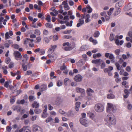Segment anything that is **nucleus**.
Wrapping results in <instances>:
<instances>
[{"instance_id": "23", "label": "nucleus", "mask_w": 132, "mask_h": 132, "mask_svg": "<svg viewBox=\"0 0 132 132\" xmlns=\"http://www.w3.org/2000/svg\"><path fill=\"white\" fill-rule=\"evenodd\" d=\"M71 82V80L69 78H66L64 80V83L65 85H67L69 84Z\"/></svg>"}, {"instance_id": "15", "label": "nucleus", "mask_w": 132, "mask_h": 132, "mask_svg": "<svg viewBox=\"0 0 132 132\" xmlns=\"http://www.w3.org/2000/svg\"><path fill=\"white\" fill-rule=\"evenodd\" d=\"M102 60L101 59L93 60H92V62L93 63L97 64L98 65V66L100 65L101 62Z\"/></svg>"}, {"instance_id": "53", "label": "nucleus", "mask_w": 132, "mask_h": 132, "mask_svg": "<svg viewBox=\"0 0 132 132\" xmlns=\"http://www.w3.org/2000/svg\"><path fill=\"white\" fill-rule=\"evenodd\" d=\"M109 58L111 60H114L115 57L113 54L111 53L110 55H109Z\"/></svg>"}, {"instance_id": "38", "label": "nucleus", "mask_w": 132, "mask_h": 132, "mask_svg": "<svg viewBox=\"0 0 132 132\" xmlns=\"http://www.w3.org/2000/svg\"><path fill=\"white\" fill-rule=\"evenodd\" d=\"M117 8L118 9L114 13L115 15H117L118 14H119L121 11V9H120L119 8Z\"/></svg>"}, {"instance_id": "44", "label": "nucleus", "mask_w": 132, "mask_h": 132, "mask_svg": "<svg viewBox=\"0 0 132 132\" xmlns=\"http://www.w3.org/2000/svg\"><path fill=\"white\" fill-rule=\"evenodd\" d=\"M53 120V119L51 117H48L46 120V122L48 123L50 122L51 121Z\"/></svg>"}, {"instance_id": "27", "label": "nucleus", "mask_w": 132, "mask_h": 132, "mask_svg": "<svg viewBox=\"0 0 132 132\" xmlns=\"http://www.w3.org/2000/svg\"><path fill=\"white\" fill-rule=\"evenodd\" d=\"M47 86L46 85H43L40 87V90L42 91H44L47 89Z\"/></svg>"}, {"instance_id": "64", "label": "nucleus", "mask_w": 132, "mask_h": 132, "mask_svg": "<svg viewBox=\"0 0 132 132\" xmlns=\"http://www.w3.org/2000/svg\"><path fill=\"white\" fill-rule=\"evenodd\" d=\"M128 35L130 37L132 38V31H129L128 33Z\"/></svg>"}, {"instance_id": "10", "label": "nucleus", "mask_w": 132, "mask_h": 132, "mask_svg": "<svg viewBox=\"0 0 132 132\" xmlns=\"http://www.w3.org/2000/svg\"><path fill=\"white\" fill-rule=\"evenodd\" d=\"M19 132H31L29 127L28 126H24L19 130Z\"/></svg>"}, {"instance_id": "4", "label": "nucleus", "mask_w": 132, "mask_h": 132, "mask_svg": "<svg viewBox=\"0 0 132 132\" xmlns=\"http://www.w3.org/2000/svg\"><path fill=\"white\" fill-rule=\"evenodd\" d=\"M94 109L95 110L98 112H103L104 109V105L101 104L97 103L95 104Z\"/></svg>"}, {"instance_id": "62", "label": "nucleus", "mask_w": 132, "mask_h": 132, "mask_svg": "<svg viewBox=\"0 0 132 132\" xmlns=\"http://www.w3.org/2000/svg\"><path fill=\"white\" fill-rule=\"evenodd\" d=\"M37 115H35L34 116H32V118H31V120L32 121H34L36 120V118L37 117Z\"/></svg>"}, {"instance_id": "24", "label": "nucleus", "mask_w": 132, "mask_h": 132, "mask_svg": "<svg viewBox=\"0 0 132 132\" xmlns=\"http://www.w3.org/2000/svg\"><path fill=\"white\" fill-rule=\"evenodd\" d=\"M63 3L64 5V7L65 10H69L70 8L67 3L63 2Z\"/></svg>"}, {"instance_id": "1", "label": "nucleus", "mask_w": 132, "mask_h": 132, "mask_svg": "<svg viewBox=\"0 0 132 132\" xmlns=\"http://www.w3.org/2000/svg\"><path fill=\"white\" fill-rule=\"evenodd\" d=\"M106 121L110 127L115 125L116 123L115 117L113 115H108L106 116Z\"/></svg>"}, {"instance_id": "3", "label": "nucleus", "mask_w": 132, "mask_h": 132, "mask_svg": "<svg viewBox=\"0 0 132 132\" xmlns=\"http://www.w3.org/2000/svg\"><path fill=\"white\" fill-rule=\"evenodd\" d=\"M47 56L52 61H54L57 58V55L55 53H53V50L50 49L47 51Z\"/></svg>"}, {"instance_id": "16", "label": "nucleus", "mask_w": 132, "mask_h": 132, "mask_svg": "<svg viewBox=\"0 0 132 132\" xmlns=\"http://www.w3.org/2000/svg\"><path fill=\"white\" fill-rule=\"evenodd\" d=\"M123 3V1L122 0L120 1L116 4L115 7L117 8H119L122 6Z\"/></svg>"}, {"instance_id": "35", "label": "nucleus", "mask_w": 132, "mask_h": 132, "mask_svg": "<svg viewBox=\"0 0 132 132\" xmlns=\"http://www.w3.org/2000/svg\"><path fill=\"white\" fill-rule=\"evenodd\" d=\"M12 109L14 111L18 109H19V110H18V112L21 111V108L20 107L18 106H13L12 107Z\"/></svg>"}, {"instance_id": "60", "label": "nucleus", "mask_w": 132, "mask_h": 132, "mask_svg": "<svg viewBox=\"0 0 132 132\" xmlns=\"http://www.w3.org/2000/svg\"><path fill=\"white\" fill-rule=\"evenodd\" d=\"M66 68L67 67L64 64H63V65L61 67L60 69L61 70H63L66 69Z\"/></svg>"}, {"instance_id": "61", "label": "nucleus", "mask_w": 132, "mask_h": 132, "mask_svg": "<svg viewBox=\"0 0 132 132\" xmlns=\"http://www.w3.org/2000/svg\"><path fill=\"white\" fill-rule=\"evenodd\" d=\"M30 40V38H27L24 41V44H27L29 42Z\"/></svg>"}, {"instance_id": "22", "label": "nucleus", "mask_w": 132, "mask_h": 132, "mask_svg": "<svg viewBox=\"0 0 132 132\" xmlns=\"http://www.w3.org/2000/svg\"><path fill=\"white\" fill-rule=\"evenodd\" d=\"M115 41L116 44L117 45H121L124 43V41L122 40H121L119 41V39H116V41Z\"/></svg>"}, {"instance_id": "50", "label": "nucleus", "mask_w": 132, "mask_h": 132, "mask_svg": "<svg viewBox=\"0 0 132 132\" xmlns=\"http://www.w3.org/2000/svg\"><path fill=\"white\" fill-rule=\"evenodd\" d=\"M57 86H60L62 85V82L61 81L59 80L57 83Z\"/></svg>"}, {"instance_id": "8", "label": "nucleus", "mask_w": 132, "mask_h": 132, "mask_svg": "<svg viewBox=\"0 0 132 132\" xmlns=\"http://www.w3.org/2000/svg\"><path fill=\"white\" fill-rule=\"evenodd\" d=\"M75 90L77 93H80L82 95V97L84 96L85 92V90L84 89L77 87L75 89Z\"/></svg>"}, {"instance_id": "55", "label": "nucleus", "mask_w": 132, "mask_h": 132, "mask_svg": "<svg viewBox=\"0 0 132 132\" xmlns=\"http://www.w3.org/2000/svg\"><path fill=\"white\" fill-rule=\"evenodd\" d=\"M69 18L68 15H67L64 16L63 19V20L66 21L69 20Z\"/></svg>"}, {"instance_id": "26", "label": "nucleus", "mask_w": 132, "mask_h": 132, "mask_svg": "<svg viewBox=\"0 0 132 132\" xmlns=\"http://www.w3.org/2000/svg\"><path fill=\"white\" fill-rule=\"evenodd\" d=\"M39 106V103L37 102H34L32 104V107L35 108H37Z\"/></svg>"}, {"instance_id": "30", "label": "nucleus", "mask_w": 132, "mask_h": 132, "mask_svg": "<svg viewBox=\"0 0 132 132\" xmlns=\"http://www.w3.org/2000/svg\"><path fill=\"white\" fill-rule=\"evenodd\" d=\"M11 83V81L10 80H8L7 81L5 82L4 84L5 87L6 88H7L9 87V84Z\"/></svg>"}, {"instance_id": "5", "label": "nucleus", "mask_w": 132, "mask_h": 132, "mask_svg": "<svg viewBox=\"0 0 132 132\" xmlns=\"http://www.w3.org/2000/svg\"><path fill=\"white\" fill-rule=\"evenodd\" d=\"M108 108L107 109V112H114L116 111V107L112 103H108Z\"/></svg>"}, {"instance_id": "31", "label": "nucleus", "mask_w": 132, "mask_h": 132, "mask_svg": "<svg viewBox=\"0 0 132 132\" xmlns=\"http://www.w3.org/2000/svg\"><path fill=\"white\" fill-rule=\"evenodd\" d=\"M29 41V46L31 47H33L34 46V44L33 43V42H34V40L32 39H30Z\"/></svg>"}, {"instance_id": "12", "label": "nucleus", "mask_w": 132, "mask_h": 132, "mask_svg": "<svg viewBox=\"0 0 132 132\" xmlns=\"http://www.w3.org/2000/svg\"><path fill=\"white\" fill-rule=\"evenodd\" d=\"M109 92L110 94L107 95V98L108 99H113L115 97V96L113 94L112 90H109Z\"/></svg>"}, {"instance_id": "21", "label": "nucleus", "mask_w": 132, "mask_h": 132, "mask_svg": "<svg viewBox=\"0 0 132 132\" xmlns=\"http://www.w3.org/2000/svg\"><path fill=\"white\" fill-rule=\"evenodd\" d=\"M113 69V68L112 66H109L108 68H106L104 69V71L105 72H109L112 70Z\"/></svg>"}, {"instance_id": "14", "label": "nucleus", "mask_w": 132, "mask_h": 132, "mask_svg": "<svg viewBox=\"0 0 132 132\" xmlns=\"http://www.w3.org/2000/svg\"><path fill=\"white\" fill-rule=\"evenodd\" d=\"M66 114L68 117H73L75 115L74 112L71 110L69 111L67 113H66Z\"/></svg>"}, {"instance_id": "54", "label": "nucleus", "mask_w": 132, "mask_h": 132, "mask_svg": "<svg viewBox=\"0 0 132 132\" xmlns=\"http://www.w3.org/2000/svg\"><path fill=\"white\" fill-rule=\"evenodd\" d=\"M10 61L11 59L9 57H7L6 58L5 62L7 64H8Z\"/></svg>"}, {"instance_id": "42", "label": "nucleus", "mask_w": 132, "mask_h": 132, "mask_svg": "<svg viewBox=\"0 0 132 132\" xmlns=\"http://www.w3.org/2000/svg\"><path fill=\"white\" fill-rule=\"evenodd\" d=\"M127 103L128 104L127 108L129 110H130L132 109V106L131 104L128 101H127Z\"/></svg>"}, {"instance_id": "2", "label": "nucleus", "mask_w": 132, "mask_h": 132, "mask_svg": "<svg viewBox=\"0 0 132 132\" xmlns=\"http://www.w3.org/2000/svg\"><path fill=\"white\" fill-rule=\"evenodd\" d=\"M63 48L66 51L70 50L74 48L75 46V44L73 42H71L70 44L68 42H66L63 44Z\"/></svg>"}, {"instance_id": "49", "label": "nucleus", "mask_w": 132, "mask_h": 132, "mask_svg": "<svg viewBox=\"0 0 132 132\" xmlns=\"http://www.w3.org/2000/svg\"><path fill=\"white\" fill-rule=\"evenodd\" d=\"M110 39L111 41H113L114 39V36L113 34H111L110 36Z\"/></svg>"}, {"instance_id": "51", "label": "nucleus", "mask_w": 132, "mask_h": 132, "mask_svg": "<svg viewBox=\"0 0 132 132\" xmlns=\"http://www.w3.org/2000/svg\"><path fill=\"white\" fill-rule=\"evenodd\" d=\"M72 23L73 21L71 20L70 21V22H67L66 25L67 26L71 27L72 25Z\"/></svg>"}, {"instance_id": "33", "label": "nucleus", "mask_w": 132, "mask_h": 132, "mask_svg": "<svg viewBox=\"0 0 132 132\" xmlns=\"http://www.w3.org/2000/svg\"><path fill=\"white\" fill-rule=\"evenodd\" d=\"M85 15H83L81 16V18L79 20V22L82 24H84V20H83V18H85Z\"/></svg>"}, {"instance_id": "63", "label": "nucleus", "mask_w": 132, "mask_h": 132, "mask_svg": "<svg viewBox=\"0 0 132 132\" xmlns=\"http://www.w3.org/2000/svg\"><path fill=\"white\" fill-rule=\"evenodd\" d=\"M39 53L41 55H43L45 53V51L44 50L42 49L40 50Z\"/></svg>"}, {"instance_id": "7", "label": "nucleus", "mask_w": 132, "mask_h": 132, "mask_svg": "<svg viewBox=\"0 0 132 132\" xmlns=\"http://www.w3.org/2000/svg\"><path fill=\"white\" fill-rule=\"evenodd\" d=\"M33 131L35 132H43L42 128L36 125H34L33 126Z\"/></svg>"}, {"instance_id": "11", "label": "nucleus", "mask_w": 132, "mask_h": 132, "mask_svg": "<svg viewBox=\"0 0 132 132\" xmlns=\"http://www.w3.org/2000/svg\"><path fill=\"white\" fill-rule=\"evenodd\" d=\"M13 35V32L11 30L9 31V32H6L5 35V39L6 40L10 38L11 37L9 35L12 36Z\"/></svg>"}, {"instance_id": "9", "label": "nucleus", "mask_w": 132, "mask_h": 132, "mask_svg": "<svg viewBox=\"0 0 132 132\" xmlns=\"http://www.w3.org/2000/svg\"><path fill=\"white\" fill-rule=\"evenodd\" d=\"M80 121L82 125L85 127H87L89 126V122L86 119L81 118L80 119Z\"/></svg>"}, {"instance_id": "41", "label": "nucleus", "mask_w": 132, "mask_h": 132, "mask_svg": "<svg viewBox=\"0 0 132 132\" xmlns=\"http://www.w3.org/2000/svg\"><path fill=\"white\" fill-rule=\"evenodd\" d=\"M35 9H37L39 12L40 11V8L39 7H38V5L36 4H35L34 6Z\"/></svg>"}, {"instance_id": "58", "label": "nucleus", "mask_w": 132, "mask_h": 132, "mask_svg": "<svg viewBox=\"0 0 132 132\" xmlns=\"http://www.w3.org/2000/svg\"><path fill=\"white\" fill-rule=\"evenodd\" d=\"M46 20L48 21V22H51V18L49 15H47L46 18Z\"/></svg>"}, {"instance_id": "37", "label": "nucleus", "mask_w": 132, "mask_h": 132, "mask_svg": "<svg viewBox=\"0 0 132 132\" xmlns=\"http://www.w3.org/2000/svg\"><path fill=\"white\" fill-rule=\"evenodd\" d=\"M53 25L49 23H47L45 24V26L47 28H52Z\"/></svg>"}, {"instance_id": "40", "label": "nucleus", "mask_w": 132, "mask_h": 132, "mask_svg": "<svg viewBox=\"0 0 132 132\" xmlns=\"http://www.w3.org/2000/svg\"><path fill=\"white\" fill-rule=\"evenodd\" d=\"M115 65L116 66L117 69L119 70L121 69V67L120 66V65L119 63L117 62H116L115 63Z\"/></svg>"}, {"instance_id": "36", "label": "nucleus", "mask_w": 132, "mask_h": 132, "mask_svg": "<svg viewBox=\"0 0 132 132\" xmlns=\"http://www.w3.org/2000/svg\"><path fill=\"white\" fill-rule=\"evenodd\" d=\"M87 114L89 116L90 118L92 119L94 118V115L93 113L89 112Z\"/></svg>"}, {"instance_id": "20", "label": "nucleus", "mask_w": 132, "mask_h": 132, "mask_svg": "<svg viewBox=\"0 0 132 132\" xmlns=\"http://www.w3.org/2000/svg\"><path fill=\"white\" fill-rule=\"evenodd\" d=\"M80 102H77L75 103V108L76 110L78 111H79V108L80 107Z\"/></svg>"}, {"instance_id": "43", "label": "nucleus", "mask_w": 132, "mask_h": 132, "mask_svg": "<svg viewBox=\"0 0 132 132\" xmlns=\"http://www.w3.org/2000/svg\"><path fill=\"white\" fill-rule=\"evenodd\" d=\"M120 49H116L114 51V53L117 55H119L120 53Z\"/></svg>"}, {"instance_id": "32", "label": "nucleus", "mask_w": 132, "mask_h": 132, "mask_svg": "<svg viewBox=\"0 0 132 132\" xmlns=\"http://www.w3.org/2000/svg\"><path fill=\"white\" fill-rule=\"evenodd\" d=\"M101 69H104L106 66L103 60H102L101 62Z\"/></svg>"}, {"instance_id": "13", "label": "nucleus", "mask_w": 132, "mask_h": 132, "mask_svg": "<svg viewBox=\"0 0 132 132\" xmlns=\"http://www.w3.org/2000/svg\"><path fill=\"white\" fill-rule=\"evenodd\" d=\"M82 77L80 75L78 74L76 75L74 78L75 81L77 82L81 81L82 79Z\"/></svg>"}, {"instance_id": "34", "label": "nucleus", "mask_w": 132, "mask_h": 132, "mask_svg": "<svg viewBox=\"0 0 132 132\" xmlns=\"http://www.w3.org/2000/svg\"><path fill=\"white\" fill-rule=\"evenodd\" d=\"M100 35V33L98 31H95L94 34V36L95 37H98Z\"/></svg>"}, {"instance_id": "57", "label": "nucleus", "mask_w": 132, "mask_h": 132, "mask_svg": "<svg viewBox=\"0 0 132 132\" xmlns=\"http://www.w3.org/2000/svg\"><path fill=\"white\" fill-rule=\"evenodd\" d=\"M22 67L24 71H26L27 69V67L26 65L23 64L22 65Z\"/></svg>"}, {"instance_id": "39", "label": "nucleus", "mask_w": 132, "mask_h": 132, "mask_svg": "<svg viewBox=\"0 0 132 132\" xmlns=\"http://www.w3.org/2000/svg\"><path fill=\"white\" fill-rule=\"evenodd\" d=\"M123 37V36L122 35H121L120 36L117 35L115 37L114 40L116 41V40L118 39H121Z\"/></svg>"}, {"instance_id": "19", "label": "nucleus", "mask_w": 132, "mask_h": 132, "mask_svg": "<svg viewBox=\"0 0 132 132\" xmlns=\"http://www.w3.org/2000/svg\"><path fill=\"white\" fill-rule=\"evenodd\" d=\"M85 61L83 60H81L79 61L77 64L78 66L81 67L85 64Z\"/></svg>"}, {"instance_id": "59", "label": "nucleus", "mask_w": 132, "mask_h": 132, "mask_svg": "<svg viewBox=\"0 0 132 132\" xmlns=\"http://www.w3.org/2000/svg\"><path fill=\"white\" fill-rule=\"evenodd\" d=\"M11 129L12 128L10 126H8L6 127V130L8 132H10Z\"/></svg>"}, {"instance_id": "25", "label": "nucleus", "mask_w": 132, "mask_h": 132, "mask_svg": "<svg viewBox=\"0 0 132 132\" xmlns=\"http://www.w3.org/2000/svg\"><path fill=\"white\" fill-rule=\"evenodd\" d=\"M90 16L89 14H86V16H85V17L86 20H85V22H86L87 23L89 22L90 21Z\"/></svg>"}, {"instance_id": "45", "label": "nucleus", "mask_w": 132, "mask_h": 132, "mask_svg": "<svg viewBox=\"0 0 132 132\" xmlns=\"http://www.w3.org/2000/svg\"><path fill=\"white\" fill-rule=\"evenodd\" d=\"M34 33L37 35H39L40 34L41 32L39 30L36 29Z\"/></svg>"}, {"instance_id": "56", "label": "nucleus", "mask_w": 132, "mask_h": 132, "mask_svg": "<svg viewBox=\"0 0 132 132\" xmlns=\"http://www.w3.org/2000/svg\"><path fill=\"white\" fill-rule=\"evenodd\" d=\"M57 47V46L56 45H51V48H50L48 50H49L50 49H51L52 50H53V52L54 51L55 49Z\"/></svg>"}, {"instance_id": "6", "label": "nucleus", "mask_w": 132, "mask_h": 132, "mask_svg": "<svg viewBox=\"0 0 132 132\" xmlns=\"http://www.w3.org/2000/svg\"><path fill=\"white\" fill-rule=\"evenodd\" d=\"M14 55L15 57V59L17 60H21L22 57V56L21 53L17 51H14Z\"/></svg>"}, {"instance_id": "46", "label": "nucleus", "mask_w": 132, "mask_h": 132, "mask_svg": "<svg viewBox=\"0 0 132 132\" xmlns=\"http://www.w3.org/2000/svg\"><path fill=\"white\" fill-rule=\"evenodd\" d=\"M59 112L60 114L62 115H64V114H66L65 113V112L64 111L61 109H59Z\"/></svg>"}, {"instance_id": "47", "label": "nucleus", "mask_w": 132, "mask_h": 132, "mask_svg": "<svg viewBox=\"0 0 132 132\" xmlns=\"http://www.w3.org/2000/svg\"><path fill=\"white\" fill-rule=\"evenodd\" d=\"M34 111L35 113L38 114L42 112V110L39 109H37L35 110Z\"/></svg>"}, {"instance_id": "48", "label": "nucleus", "mask_w": 132, "mask_h": 132, "mask_svg": "<svg viewBox=\"0 0 132 132\" xmlns=\"http://www.w3.org/2000/svg\"><path fill=\"white\" fill-rule=\"evenodd\" d=\"M59 37L58 36L56 35H54L53 37V40L54 41H56L57 40Z\"/></svg>"}, {"instance_id": "29", "label": "nucleus", "mask_w": 132, "mask_h": 132, "mask_svg": "<svg viewBox=\"0 0 132 132\" xmlns=\"http://www.w3.org/2000/svg\"><path fill=\"white\" fill-rule=\"evenodd\" d=\"M86 9L88 13H89L92 12L93 10L90 7L89 5H87Z\"/></svg>"}, {"instance_id": "17", "label": "nucleus", "mask_w": 132, "mask_h": 132, "mask_svg": "<svg viewBox=\"0 0 132 132\" xmlns=\"http://www.w3.org/2000/svg\"><path fill=\"white\" fill-rule=\"evenodd\" d=\"M94 92V91L89 88H88L86 90L87 94L89 96H91L92 94L91 93Z\"/></svg>"}, {"instance_id": "18", "label": "nucleus", "mask_w": 132, "mask_h": 132, "mask_svg": "<svg viewBox=\"0 0 132 132\" xmlns=\"http://www.w3.org/2000/svg\"><path fill=\"white\" fill-rule=\"evenodd\" d=\"M124 93L123 94L124 97L126 98L128 97L129 92L127 90L125 89L124 91Z\"/></svg>"}, {"instance_id": "28", "label": "nucleus", "mask_w": 132, "mask_h": 132, "mask_svg": "<svg viewBox=\"0 0 132 132\" xmlns=\"http://www.w3.org/2000/svg\"><path fill=\"white\" fill-rule=\"evenodd\" d=\"M130 5L128 4L127 5L125 6L124 8V10L125 11H127L131 9L130 7Z\"/></svg>"}, {"instance_id": "52", "label": "nucleus", "mask_w": 132, "mask_h": 132, "mask_svg": "<svg viewBox=\"0 0 132 132\" xmlns=\"http://www.w3.org/2000/svg\"><path fill=\"white\" fill-rule=\"evenodd\" d=\"M29 99L31 101H32L35 100V98L34 96L30 95L29 97Z\"/></svg>"}]
</instances>
